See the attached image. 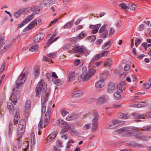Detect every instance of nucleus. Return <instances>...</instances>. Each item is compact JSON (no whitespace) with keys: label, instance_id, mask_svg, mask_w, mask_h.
<instances>
[{"label":"nucleus","instance_id":"obj_1","mask_svg":"<svg viewBox=\"0 0 151 151\" xmlns=\"http://www.w3.org/2000/svg\"><path fill=\"white\" fill-rule=\"evenodd\" d=\"M93 115L94 118L93 119L91 125L90 124H86L83 127L84 130H87L88 129L91 128V126L92 128L91 131L92 132H94L96 131L97 127V120L99 119V114L96 111H93Z\"/></svg>","mask_w":151,"mask_h":151},{"label":"nucleus","instance_id":"obj_2","mask_svg":"<svg viewBox=\"0 0 151 151\" xmlns=\"http://www.w3.org/2000/svg\"><path fill=\"white\" fill-rule=\"evenodd\" d=\"M86 51V48L84 45H80L78 44L72 46L71 49L72 52L78 53L81 55L83 54Z\"/></svg>","mask_w":151,"mask_h":151},{"label":"nucleus","instance_id":"obj_3","mask_svg":"<svg viewBox=\"0 0 151 151\" xmlns=\"http://www.w3.org/2000/svg\"><path fill=\"white\" fill-rule=\"evenodd\" d=\"M27 73V71L24 68L16 81V83L17 86H19L24 83L26 79V74Z\"/></svg>","mask_w":151,"mask_h":151},{"label":"nucleus","instance_id":"obj_4","mask_svg":"<svg viewBox=\"0 0 151 151\" xmlns=\"http://www.w3.org/2000/svg\"><path fill=\"white\" fill-rule=\"evenodd\" d=\"M82 74L80 77L82 79V81H87L89 80L91 77V74L89 73L87 71V68L86 67H83L82 69Z\"/></svg>","mask_w":151,"mask_h":151},{"label":"nucleus","instance_id":"obj_5","mask_svg":"<svg viewBox=\"0 0 151 151\" xmlns=\"http://www.w3.org/2000/svg\"><path fill=\"white\" fill-rule=\"evenodd\" d=\"M12 41L8 40H6L3 45L0 47V55H1L8 49L12 43Z\"/></svg>","mask_w":151,"mask_h":151},{"label":"nucleus","instance_id":"obj_6","mask_svg":"<svg viewBox=\"0 0 151 151\" xmlns=\"http://www.w3.org/2000/svg\"><path fill=\"white\" fill-rule=\"evenodd\" d=\"M43 83L44 80L43 79H42L36 87V96H38L40 95L42 89L43 90L45 89V87L46 86L45 84H43Z\"/></svg>","mask_w":151,"mask_h":151},{"label":"nucleus","instance_id":"obj_7","mask_svg":"<svg viewBox=\"0 0 151 151\" xmlns=\"http://www.w3.org/2000/svg\"><path fill=\"white\" fill-rule=\"evenodd\" d=\"M52 103H50L49 105L47 107V111L45 114V117L44 124L45 126L47 125L49 121L50 118L51 114V107L52 106Z\"/></svg>","mask_w":151,"mask_h":151},{"label":"nucleus","instance_id":"obj_8","mask_svg":"<svg viewBox=\"0 0 151 151\" xmlns=\"http://www.w3.org/2000/svg\"><path fill=\"white\" fill-rule=\"evenodd\" d=\"M37 20L36 19L31 22L29 24L28 26L24 29L23 32H25L28 31L32 29L34 27L35 25H37Z\"/></svg>","mask_w":151,"mask_h":151},{"label":"nucleus","instance_id":"obj_9","mask_svg":"<svg viewBox=\"0 0 151 151\" xmlns=\"http://www.w3.org/2000/svg\"><path fill=\"white\" fill-rule=\"evenodd\" d=\"M44 37L43 33H39L35 35L33 38V40L36 43L41 41Z\"/></svg>","mask_w":151,"mask_h":151},{"label":"nucleus","instance_id":"obj_10","mask_svg":"<svg viewBox=\"0 0 151 151\" xmlns=\"http://www.w3.org/2000/svg\"><path fill=\"white\" fill-rule=\"evenodd\" d=\"M126 88V83L124 81H122L121 83L119 84L117 86V89L120 93L123 92V90H124Z\"/></svg>","mask_w":151,"mask_h":151},{"label":"nucleus","instance_id":"obj_11","mask_svg":"<svg viewBox=\"0 0 151 151\" xmlns=\"http://www.w3.org/2000/svg\"><path fill=\"white\" fill-rule=\"evenodd\" d=\"M56 122L57 124H60V126L62 127L71 128L70 126L65 121L61 119L59 121L58 120H56Z\"/></svg>","mask_w":151,"mask_h":151},{"label":"nucleus","instance_id":"obj_12","mask_svg":"<svg viewBox=\"0 0 151 151\" xmlns=\"http://www.w3.org/2000/svg\"><path fill=\"white\" fill-rule=\"evenodd\" d=\"M101 24H98L96 25H91L89 26V28L91 29H92V33L93 34H95L98 32L99 28L101 26Z\"/></svg>","mask_w":151,"mask_h":151},{"label":"nucleus","instance_id":"obj_13","mask_svg":"<svg viewBox=\"0 0 151 151\" xmlns=\"http://www.w3.org/2000/svg\"><path fill=\"white\" fill-rule=\"evenodd\" d=\"M77 75L74 71L70 72L68 74V82H70L72 81L75 80L77 77Z\"/></svg>","mask_w":151,"mask_h":151},{"label":"nucleus","instance_id":"obj_14","mask_svg":"<svg viewBox=\"0 0 151 151\" xmlns=\"http://www.w3.org/2000/svg\"><path fill=\"white\" fill-rule=\"evenodd\" d=\"M83 93V91L81 90H77L72 92V95L74 97L78 98L82 96Z\"/></svg>","mask_w":151,"mask_h":151},{"label":"nucleus","instance_id":"obj_15","mask_svg":"<svg viewBox=\"0 0 151 151\" xmlns=\"http://www.w3.org/2000/svg\"><path fill=\"white\" fill-rule=\"evenodd\" d=\"M115 89V84L113 83H111L109 84L107 91L108 93H110L113 92Z\"/></svg>","mask_w":151,"mask_h":151},{"label":"nucleus","instance_id":"obj_16","mask_svg":"<svg viewBox=\"0 0 151 151\" xmlns=\"http://www.w3.org/2000/svg\"><path fill=\"white\" fill-rule=\"evenodd\" d=\"M109 97L106 95H104L100 96L98 99V101L101 103H104L109 100Z\"/></svg>","mask_w":151,"mask_h":151},{"label":"nucleus","instance_id":"obj_17","mask_svg":"<svg viewBox=\"0 0 151 151\" xmlns=\"http://www.w3.org/2000/svg\"><path fill=\"white\" fill-rule=\"evenodd\" d=\"M57 133L55 132H54L50 134L47 137L46 141L47 143L50 142L53 139H54L56 136Z\"/></svg>","mask_w":151,"mask_h":151},{"label":"nucleus","instance_id":"obj_18","mask_svg":"<svg viewBox=\"0 0 151 151\" xmlns=\"http://www.w3.org/2000/svg\"><path fill=\"white\" fill-rule=\"evenodd\" d=\"M104 86V80H101L95 83L96 87L98 88H101L103 87Z\"/></svg>","mask_w":151,"mask_h":151},{"label":"nucleus","instance_id":"obj_19","mask_svg":"<svg viewBox=\"0 0 151 151\" xmlns=\"http://www.w3.org/2000/svg\"><path fill=\"white\" fill-rule=\"evenodd\" d=\"M102 57V55L101 54H97L93 58L92 60L90 62L89 65H92V63L94 62L95 61L98 60Z\"/></svg>","mask_w":151,"mask_h":151},{"label":"nucleus","instance_id":"obj_20","mask_svg":"<svg viewBox=\"0 0 151 151\" xmlns=\"http://www.w3.org/2000/svg\"><path fill=\"white\" fill-rule=\"evenodd\" d=\"M136 133L137 134V135H135V136L137 139H139L143 141H146L148 139L147 137L141 135V133L139 132H136Z\"/></svg>","mask_w":151,"mask_h":151},{"label":"nucleus","instance_id":"obj_21","mask_svg":"<svg viewBox=\"0 0 151 151\" xmlns=\"http://www.w3.org/2000/svg\"><path fill=\"white\" fill-rule=\"evenodd\" d=\"M17 92H18L13 91L12 93L11 96V101L14 103V105L17 102L16 94Z\"/></svg>","mask_w":151,"mask_h":151},{"label":"nucleus","instance_id":"obj_22","mask_svg":"<svg viewBox=\"0 0 151 151\" xmlns=\"http://www.w3.org/2000/svg\"><path fill=\"white\" fill-rule=\"evenodd\" d=\"M40 69L39 67L37 66L34 70L33 74L35 78H37L40 75Z\"/></svg>","mask_w":151,"mask_h":151},{"label":"nucleus","instance_id":"obj_23","mask_svg":"<svg viewBox=\"0 0 151 151\" xmlns=\"http://www.w3.org/2000/svg\"><path fill=\"white\" fill-rule=\"evenodd\" d=\"M119 116L122 119H128L130 117V115H129L128 114H125L122 113H120L119 114Z\"/></svg>","mask_w":151,"mask_h":151},{"label":"nucleus","instance_id":"obj_24","mask_svg":"<svg viewBox=\"0 0 151 151\" xmlns=\"http://www.w3.org/2000/svg\"><path fill=\"white\" fill-rule=\"evenodd\" d=\"M50 91L49 90H46L45 96H43V97L42 98V102L45 103V101L48 99V95L50 94Z\"/></svg>","mask_w":151,"mask_h":151},{"label":"nucleus","instance_id":"obj_25","mask_svg":"<svg viewBox=\"0 0 151 151\" xmlns=\"http://www.w3.org/2000/svg\"><path fill=\"white\" fill-rule=\"evenodd\" d=\"M112 40H110L106 43L104 44L102 46V48L104 50H106L109 48L111 46Z\"/></svg>","mask_w":151,"mask_h":151},{"label":"nucleus","instance_id":"obj_26","mask_svg":"<svg viewBox=\"0 0 151 151\" xmlns=\"http://www.w3.org/2000/svg\"><path fill=\"white\" fill-rule=\"evenodd\" d=\"M74 22V20H73L67 22L64 25L63 28L67 29L70 28L73 24Z\"/></svg>","mask_w":151,"mask_h":151},{"label":"nucleus","instance_id":"obj_27","mask_svg":"<svg viewBox=\"0 0 151 151\" xmlns=\"http://www.w3.org/2000/svg\"><path fill=\"white\" fill-rule=\"evenodd\" d=\"M87 36V34L84 31H82L81 33L78 35V40H81L83 39Z\"/></svg>","mask_w":151,"mask_h":151},{"label":"nucleus","instance_id":"obj_28","mask_svg":"<svg viewBox=\"0 0 151 151\" xmlns=\"http://www.w3.org/2000/svg\"><path fill=\"white\" fill-rule=\"evenodd\" d=\"M116 127L117 126L123 124L124 122L123 121L120 120H114L112 121Z\"/></svg>","mask_w":151,"mask_h":151},{"label":"nucleus","instance_id":"obj_29","mask_svg":"<svg viewBox=\"0 0 151 151\" xmlns=\"http://www.w3.org/2000/svg\"><path fill=\"white\" fill-rule=\"evenodd\" d=\"M30 101L29 99L27 100L26 101L25 104V109L26 111H27V110H28V111H29V110L30 109Z\"/></svg>","mask_w":151,"mask_h":151},{"label":"nucleus","instance_id":"obj_30","mask_svg":"<svg viewBox=\"0 0 151 151\" xmlns=\"http://www.w3.org/2000/svg\"><path fill=\"white\" fill-rule=\"evenodd\" d=\"M35 15L34 13H32L31 15L28 16L24 20L27 23L34 17Z\"/></svg>","mask_w":151,"mask_h":151},{"label":"nucleus","instance_id":"obj_31","mask_svg":"<svg viewBox=\"0 0 151 151\" xmlns=\"http://www.w3.org/2000/svg\"><path fill=\"white\" fill-rule=\"evenodd\" d=\"M29 139L31 142L34 144L35 142V136L34 133L32 132L31 133Z\"/></svg>","mask_w":151,"mask_h":151},{"label":"nucleus","instance_id":"obj_32","mask_svg":"<svg viewBox=\"0 0 151 151\" xmlns=\"http://www.w3.org/2000/svg\"><path fill=\"white\" fill-rule=\"evenodd\" d=\"M115 127L113 123L111 121L108 123V125L106 126L105 128L106 129H114Z\"/></svg>","mask_w":151,"mask_h":151},{"label":"nucleus","instance_id":"obj_33","mask_svg":"<svg viewBox=\"0 0 151 151\" xmlns=\"http://www.w3.org/2000/svg\"><path fill=\"white\" fill-rule=\"evenodd\" d=\"M7 106L8 109L11 112H12L14 111V106L13 105L11 102H9L7 104Z\"/></svg>","mask_w":151,"mask_h":151},{"label":"nucleus","instance_id":"obj_34","mask_svg":"<svg viewBox=\"0 0 151 151\" xmlns=\"http://www.w3.org/2000/svg\"><path fill=\"white\" fill-rule=\"evenodd\" d=\"M100 33V34L99 35L100 37L102 38H105L107 37L108 33L107 30H105L103 32Z\"/></svg>","mask_w":151,"mask_h":151},{"label":"nucleus","instance_id":"obj_35","mask_svg":"<svg viewBox=\"0 0 151 151\" xmlns=\"http://www.w3.org/2000/svg\"><path fill=\"white\" fill-rule=\"evenodd\" d=\"M134 117L136 118L142 119L144 117L143 114H139L138 113L134 112L133 113Z\"/></svg>","mask_w":151,"mask_h":151},{"label":"nucleus","instance_id":"obj_36","mask_svg":"<svg viewBox=\"0 0 151 151\" xmlns=\"http://www.w3.org/2000/svg\"><path fill=\"white\" fill-rule=\"evenodd\" d=\"M128 9L132 11L135 10L136 8V6L133 3H129L128 4Z\"/></svg>","mask_w":151,"mask_h":151},{"label":"nucleus","instance_id":"obj_37","mask_svg":"<svg viewBox=\"0 0 151 151\" xmlns=\"http://www.w3.org/2000/svg\"><path fill=\"white\" fill-rule=\"evenodd\" d=\"M12 122H10L9 125V134L10 136L11 137L12 134V131L13 129V125L12 124Z\"/></svg>","mask_w":151,"mask_h":151},{"label":"nucleus","instance_id":"obj_38","mask_svg":"<svg viewBox=\"0 0 151 151\" xmlns=\"http://www.w3.org/2000/svg\"><path fill=\"white\" fill-rule=\"evenodd\" d=\"M89 73L91 74V76L92 75L94 74L96 72V70L95 69L93 68L89 65L88 67V70L87 71Z\"/></svg>","mask_w":151,"mask_h":151},{"label":"nucleus","instance_id":"obj_39","mask_svg":"<svg viewBox=\"0 0 151 151\" xmlns=\"http://www.w3.org/2000/svg\"><path fill=\"white\" fill-rule=\"evenodd\" d=\"M70 44L69 43H67L63 45L61 48L62 51L67 50L70 47Z\"/></svg>","mask_w":151,"mask_h":151},{"label":"nucleus","instance_id":"obj_40","mask_svg":"<svg viewBox=\"0 0 151 151\" xmlns=\"http://www.w3.org/2000/svg\"><path fill=\"white\" fill-rule=\"evenodd\" d=\"M75 118V115L73 114H71L68 115L66 117V119L67 121H71Z\"/></svg>","mask_w":151,"mask_h":151},{"label":"nucleus","instance_id":"obj_41","mask_svg":"<svg viewBox=\"0 0 151 151\" xmlns=\"http://www.w3.org/2000/svg\"><path fill=\"white\" fill-rule=\"evenodd\" d=\"M58 78H54L52 79V81L53 83L55 84H57V86H59L61 84V81L59 79H58Z\"/></svg>","mask_w":151,"mask_h":151},{"label":"nucleus","instance_id":"obj_42","mask_svg":"<svg viewBox=\"0 0 151 151\" xmlns=\"http://www.w3.org/2000/svg\"><path fill=\"white\" fill-rule=\"evenodd\" d=\"M24 10L22 9H20L17 11L14 14V16L16 18L19 17L22 13L23 12Z\"/></svg>","mask_w":151,"mask_h":151},{"label":"nucleus","instance_id":"obj_43","mask_svg":"<svg viewBox=\"0 0 151 151\" xmlns=\"http://www.w3.org/2000/svg\"><path fill=\"white\" fill-rule=\"evenodd\" d=\"M123 132H124V129L121 128L119 129H117L113 131V133L114 134H116L121 133H122Z\"/></svg>","mask_w":151,"mask_h":151},{"label":"nucleus","instance_id":"obj_44","mask_svg":"<svg viewBox=\"0 0 151 151\" xmlns=\"http://www.w3.org/2000/svg\"><path fill=\"white\" fill-rule=\"evenodd\" d=\"M26 126H22L20 125H18L17 128V131H23L24 132Z\"/></svg>","mask_w":151,"mask_h":151},{"label":"nucleus","instance_id":"obj_45","mask_svg":"<svg viewBox=\"0 0 151 151\" xmlns=\"http://www.w3.org/2000/svg\"><path fill=\"white\" fill-rule=\"evenodd\" d=\"M136 104V108H140L142 107H144L145 103L144 102H140L137 103Z\"/></svg>","mask_w":151,"mask_h":151},{"label":"nucleus","instance_id":"obj_46","mask_svg":"<svg viewBox=\"0 0 151 151\" xmlns=\"http://www.w3.org/2000/svg\"><path fill=\"white\" fill-rule=\"evenodd\" d=\"M54 41L53 40V39H51V37H50V38L48 40L47 43L45 45V47H48L52 43H53Z\"/></svg>","mask_w":151,"mask_h":151},{"label":"nucleus","instance_id":"obj_47","mask_svg":"<svg viewBox=\"0 0 151 151\" xmlns=\"http://www.w3.org/2000/svg\"><path fill=\"white\" fill-rule=\"evenodd\" d=\"M38 48V45H36L31 47L29 49V50L31 52H34L37 50Z\"/></svg>","mask_w":151,"mask_h":151},{"label":"nucleus","instance_id":"obj_48","mask_svg":"<svg viewBox=\"0 0 151 151\" xmlns=\"http://www.w3.org/2000/svg\"><path fill=\"white\" fill-rule=\"evenodd\" d=\"M42 112L43 114H45L46 112V106L45 103L42 102Z\"/></svg>","mask_w":151,"mask_h":151},{"label":"nucleus","instance_id":"obj_49","mask_svg":"<svg viewBox=\"0 0 151 151\" xmlns=\"http://www.w3.org/2000/svg\"><path fill=\"white\" fill-rule=\"evenodd\" d=\"M70 41L73 43H76L77 41H79V40H78V37H73L71 38L70 39Z\"/></svg>","mask_w":151,"mask_h":151},{"label":"nucleus","instance_id":"obj_50","mask_svg":"<svg viewBox=\"0 0 151 151\" xmlns=\"http://www.w3.org/2000/svg\"><path fill=\"white\" fill-rule=\"evenodd\" d=\"M112 63V61L111 59L109 58L106 60L105 64L106 65H107L109 66H110L111 65Z\"/></svg>","mask_w":151,"mask_h":151},{"label":"nucleus","instance_id":"obj_51","mask_svg":"<svg viewBox=\"0 0 151 151\" xmlns=\"http://www.w3.org/2000/svg\"><path fill=\"white\" fill-rule=\"evenodd\" d=\"M57 55L56 52H52L47 54L48 56L51 58L55 57Z\"/></svg>","mask_w":151,"mask_h":151},{"label":"nucleus","instance_id":"obj_52","mask_svg":"<svg viewBox=\"0 0 151 151\" xmlns=\"http://www.w3.org/2000/svg\"><path fill=\"white\" fill-rule=\"evenodd\" d=\"M107 25V24H104L100 29L99 30V33H101V32H103L105 30V29L106 28V26Z\"/></svg>","mask_w":151,"mask_h":151},{"label":"nucleus","instance_id":"obj_53","mask_svg":"<svg viewBox=\"0 0 151 151\" xmlns=\"http://www.w3.org/2000/svg\"><path fill=\"white\" fill-rule=\"evenodd\" d=\"M114 98L118 100L121 98V95L117 92H115L114 93Z\"/></svg>","mask_w":151,"mask_h":151},{"label":"nucleus","instance_id":"obj_54","mask_svg":"<svg viewBox=\"0 0 151 151\" xmlns=\"http://www.w3.org/2000/svg\"><path fill=\"white\" fill-rule=\"evenodd\" d=\"M19 125H20L22 126H26L25 121L24 119H22L19 122Z\"/></svg>","mask_w":151,"mask_h":151},{"label":"nucleus","instance_id":"obj_55","mask_svg":"<svg viewBox=\"0 0 151 151\" xmlns=\"http://www.w3.org/2000/svg\"><path fill=\"white\" fill-rule=\"evenodd\" d=\"M38 7L37 5H34L31 7L30 10L32 12H34L33 13H35L36 10L37 9Z\"/></svg>","mask_w":151,"mask_h":151},{"label":"nucleus","instance_id":"obj_56","mask_svg":"<svg viewBox=\"0 0 151 151\" xmlns=\"http://www.w3.org/2000/svg\"><path fill=\"white\" fill-rule=\"evenodd\" d=\"M64 128L62 129L60 132V134H63L67 132L68 130L70 129V128H67L66 127H63Z\"/></svg>","mask_w":151,"mask_h":151},{"label":"nucleus","instance_id":"obj_57","mask_svg":"<svg viewBox=\"0 0 151 151\" xmlns=\"http://www.w3.org/2000/svg\"><path fill=\"white\" fill-rule=\"evenodd\" d=\"M120 6L124 9H128V5L127 6L126 4L123 3H122L120 4Z\"/></svg>","mask_w":151,"mask_h":151},{"label":"nucleus","instance_id":"obj_58","mask_svg":"<svg viewBox=\"0 0 151 151\" xmlns=\"http://www.w3.org/2000/svg\"><path fill=\"white\" fill-rule=\"evenodd\" d=\"M61 113L62 116H65L66 115L68 114L69 112L65 110L64 109L61 111Z\"/></svg>","mask_w":151,"mask_h":151},{"label":"nucleus","instance_id":"obj_59","mask_svg":"<svg viewBox=\"0 0 151 151\" xmlns=\"http://www.w3.org/2000/svg\"><path fill=\"white\" fill-rule=\"evenodd\" d=\"M5 37L2 36V34L0 33V45H1L4 40Z\"/></svg>","mask_w":151,"mask_h":151},{"label":"nucleus","instance_id":"obj_60","mask_svg":"<svg viewBox=\"0 0 151 151\" xmlns=\"http://www.w3.org/2000/svg\"><path fill=\"white\" fill-rule=\"evenodd\" d=\"M19 111L18 109H17L16 111V115L15 116L14 118L18 119L19 118Z\"/></svg>","mask_w":151,"mask_h":151},{"label":"nucleus","instance_id":"obj_61","mask_svg":"<svg viewBox=\"0 0 151 151\" xmlns=\"http://www.w3.org/2000/svg\"><path fill=\"white\" fill-rule=\"evenodd\" d=\"M130 68V66L129 65L126 64L125 65L124 68V70L125 71L128 70Z\"/></svg>","mask_w":151,"mask_h":151},{"label":"nucleus","instance_id":"obj_62","mask_svg":"<svg viewBox=\"0 0 151 151\" xmlns=\"http://www.w3.org/2000/svg\"><path fill=\"white\" fill-rule=\"evenodd\" d=\"M115 31V29L113 27H111L109 31V35H112L114 34Z\"/></svg>","mask_w":151,"mask_h":151},{"label":"nucleus","instance_id":"obj_63","mask_svg":"<svg viewBox=\"0 0 151 151\" xmlns=\"http://www.w3.org/2000/svg\"><path fill=\"white\" fill-rule=\"evenodd\" d=\"M24 132L23 131H18V135L17 136V137L18 138H22V136L23 135V133Z\"/></svg>","mask_w":151,"mask_h":151},{"label":"nucleus","instance_id":"obj_64","mask_svg":"<svg viewBox=\"0 0 151 151\" xmlns=\"http://www.w3.org/2000/svg\"><path fill=\"white\" fill-rule=\"evenodd\" d=\"M150 87L149 84L147 83L143 84V87L144 89H148Z\"/></svg>","mask_w":151,"mask_h":151}]
</instances>
